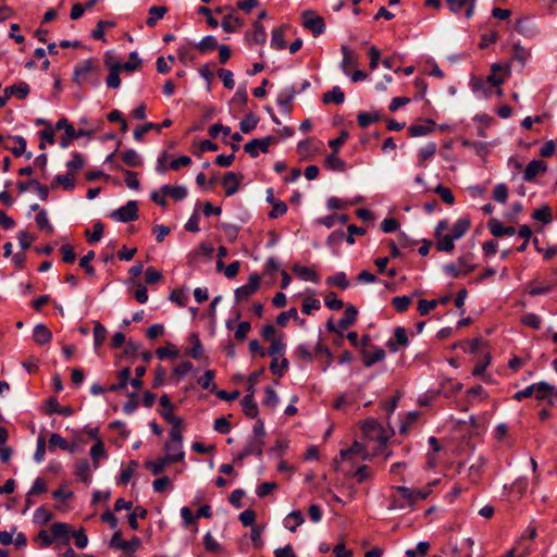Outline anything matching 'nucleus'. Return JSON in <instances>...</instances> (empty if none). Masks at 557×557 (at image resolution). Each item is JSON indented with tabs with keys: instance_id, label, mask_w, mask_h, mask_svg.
<instances>
[{
	"instance_id": "35",
	"label": "nucleus",
	"mask_w": 557,
	"mask_h": 557,
	"mask_svg": "<svg viewBox=\"0 0 557 557\" xmlns=\"http://www.w3.org/2000/svg\"><path fill=\"white\" fill-rule=\"evenodd\" d=\"M168 12V8L164 7V5H153L149 9V17L147 18L146 21V24L149 26V27H154L157 22L161 18H163V16L166 14Z\"/></svg>"
},
{
	"instance_id": "42",
	"label": "nucleus",
	"mask_w": 557,
	"mask_h": 557,
	"mask_svg": "<svg viewBox=\"0 0 557 557\" xmlns=\"http://www.w3.org/2000/svg\"><path fill=\"white\" fill-rule=\"evenodd\" d=\"M295 94L294 87L282 90L277 96V104L283 109H288L295 98Z\"/></svg>"
},
{
	"instance_id": "1",
	"label": "nucleus",
	"mask_w": 557,
	"mask_h": 557,
	"mask_svg": "<svg viewBox=\"0 0 557 557\" xmlns=\"http://www.w3.org/2000/svg\"><path fill=\"white\" fill-rule=\"evenodd\" d=\"M438 483V480H434L422 488H409L406 486H396L394 490L399 494V498H393L388 509H404L412 507L417 502L428 498L432 493V487Z\"/></svg>"
},
{
	"instance_id": "46",
	"label": "nucleus",
	"mask_w": 557,
	"mask_h": 557,
	"mask_svg": "<svg viewBox=\"0 0 557 557\" xmlns=\"http://www.w3.org/2000/svg\"><path fill=\"white\" fill-rule=\"evenodd\" d=\"M48 413H58L64 417H70L73 414V409L70 406L61 407L57 399L51 398L48 401Z\"/></svg>"
},
{
	"instance_id": "56",
	"label": "nucleus",
	"mask_w": 557,
	"mask_h": 557,
	"mask_svg": "<svg viewBox=\"0 0 557 557\" xmlns=\"http://www.w3.org/2000/svg\"><path fill=\"white\" fill-rule=\"evenodd\" d=\"M380 116L377 113L360 112L357 115V122L360 127L366 128L372 123L379 121Z\"/></svg>"
},
{
	"instance_id": "18",
	"label": "nucleus",
	"mask_w": 557,
	"mask_h": 557,
	"mask_svg": "<svg viewBox=\"0 0 557 557\" xmlns=\"http://www.w3.org/2000/svg\"><path fill=\"white\" fill-rule=\"evenodd\" d=\"M267 37L265 28L259 21L252 24L251 33L246 34V39L250 45H263L267 41Z\"/></svg>"
},
{
	"instance_id": "5",
	"label": "nucleus",
	"mask_w": 557,
	"mask_h": 557,
	"mask_svg": "<svg viewBox=\"0 0 557 557\" xmlns=\"http://www.w3.org/2000/svg\"><path fill=\"white\" fill-rule=\"evenodd\" d=\"M109 216L117 222H131L138 218V206L135 200H129L125 206L112 211Z\"/></svg>"
},
{
	"instance_id": "36",
	"label": "nucleus",
	"mask_w": 557,
	"mask_h": 557,
	"mask_svg": "<svg viewBox=\"0 0 557 557\" xmlns=\"http://www.w3.org/2000/svg\"><path fill=\"white\" fill-rule=\"evenodd\" d=\"M437 149L435 143H428L424 147L419 150L418 162L420 166L425 168V161L433 158Z\"/></svg>"
},
{
	"instance_id": "45",
	"label": "nucleus",
	"mask_w": 557,
	"mask_h": 557,
	"mask_svg": "<svg viewBox=\"0 0 557 557\" xmlns=\"http://www.w3.org/2000/svg\"><path fill=\"white\" fill-rule=\"evenodd\" d=\"M326 284L329 286L338 287L342 289H346L349 287V281L344 272H337L332 276L326 278Z\"/></svg>"
},
{
	"instance_id": "57",
	"label": "nucleus",
	"mask_w": 557,
	"mask_h": 557,
	"mask_svg": "<svg viewBox=\"0 0 557 557\" xmlns=\"http://www.w3.org/2000/svg\"><path fill=\"white\" fill-rule=\"evenodd\" d=\"M104 226L101 222H96L92 227V232L86 230L85 235L90 244L97 243L101 239L103 235Z\"/></svg>"
},
{
	"instance_id": "64",
	"label": "nucleus",
	"mask_w": 557,
	"mask_h": 557,
	"mask_svg": "<svg viewBox=\"0 0 557 557\" xmlns=\"http://www.w3.org/2000/svg\"><path fill=\"white\" fill-rule=\"evenodd\" d=\"M324 304L331 310H339L344 306L343 300L338 299L334 292H330L325 295Z\"/></svg>"
},
{
	"instance_id": "22",
	"label": "nucleus",
	"mask_w": 557,
	"mask_h": 557,
	"mask_svg": "<svg viewBox=\"0 0 557 557\" xmlns=\"http://www.w3.org/2000/svg\"><path fill=\"white\" fill-rule=\"evenodd\" d=\"M435 123L432 120H426L422 124H412L408 127V134L411 137H420L431 134L434 131Z\"/></svg>"
},
{
	"instance_id": "30",
	"label": "nucleus",
	"mask_w": 557,
	"mask_h": 557,
	"mask_svg": "<svg viewBox=\"0 0 557 557\" xmlns=\"http://www.w3.org/2000/svg\"><path fill=\"white\" fill-rule=\"evenodd\" d=\"M322 101L324 103L342 104L345 101V94L341 87L334 86L331 90L323 94Z\"/></svg>"
},
{
	"instance_id": "60",
	"label": "nucleus",
	"mask_w": 557,
	"mask_h": 557,
	"mask_svg": "<svg viewBox=\"0 0 557 557\" xmlns=\"http://www.w3.org/2000/svg\"><path fill=\"white\" fill-rule=\"evenodd\" d=\"M434 193L437 194L445 203L449 206L454 205L455 197L448 187L440 184L434 188Z\"/></svg>"
},
{
	"instance_id": "15",
	"label": "nucleus",
	"mask_w": 557,
	"mask_h": 557,
	"mask_svg": "<svg viewBox=\"0 0 557 557\" xmlns=\"http://www.w3.org/2000/svg\"><path fill=\"white\" fill-rule=\"evenodd\" d=\"M172 125V121L170 119L164 120L160 124L148 122L144 125H140L134 129V138L137 141H141L145 134L149 131H157L160 132L163 127H170Z\"/></svg>"
},
{
	"instance_id": "55",
	"label": "nucleus",
	"mask_w": 557,
	"mask_h": 557,
	"mask_svg": "<svg viewBox=\"0 0 557 557\" xmlns=\"http://www.w3.org/2000/svg\"><path fill=\"white\" fill-rule=\"evenodd\" d=\"M169 463H172V462L166 458V456H164V457H160V458L156 459L154 461L146 462V467L151 469V471L154 475H158L164 470V468Z\"/></svg>"
},
{
	"instance_id": "51",
	"label": "nucleus",
	"mask_w": 557,
	"mask_h": 557,
	"mask_svg": "<svg viewBox=\"0 0 557 557\" xmlns=\"http://www.w3.org/2000/svg\"><path fill=\"white\" fill-rule=\"evenodd\" d=\"M215 376V372L213 370H207L202 376L198 379V384L203 389H209L211 392L215 391V384L213 383Z\"/></svg>"
},
{
	"instance_id": "25",
	"label": "nucleus",
	"mask_w": 557,
	"mask_h": 557,
	"mask_svg": "<svg viewBox=\"0 0 557 557\" xmlns=\"http://www.w3.org/2000/svg\"><path fill=\"white\" fill-rule=\"evenodd\" d=\"M34 342L38 345H46L52 339V332L44 324H37L33 331Z\"/></svg>"
},
{
	"instance_id": "24",
	"label": "nucleus",
	"mask_w": 557,
	"mask_h": 557,
	"mask_svg": "<svg viewBox=\"0 0 557 557\" xmlns=\"http://www.w3.org/2000/svg\"><path fill=\"white\" fill-rule=\"evenodd\" d=\"M449 10L453 13H459L466 5V17H471L474 11V0H447Z\"/></svg>"
},
{
	"instance_id": "13",
	"label": "nucleus",
	"mask_w": 557,
	"mask_h": 557,
	"mask_svg": "<svg viewBox=\"0 0 557 557\" xmlns=\"http://www.w3.org/2000/svg\"><path fill=\"white\" fill-rule=\"evenodd\" d=\"M243 180L242 174L234 172H227L222 178V185L225 188V196L230 197L237 193L240 182Z\"/></svg>"
},
{
	"instance_id": "2",
	"label": "nucleus",
	"mask_w": 557,
	"mask_h": 557,
	"mask_svg": "<svg viewBox=\"0 0 557 557\" xmlns=\"http://www.w3.org/2000/svg\"><path fill=\"white\" fill-rule=\"evenodd\" d=\"M73 82L78 86H99L101 83V65L99 60L89 58L78 62L73 71Z\"/></svg>"
},
{
	"instance_id": "32",
	"label": "nucleus",
	"mask_w": 557,
	"mask_h": 557,
	"mask_svg": "<svg viewBox=\"0 0 557 557\" xmlns=\"http://www.w3.org/2000/svg\"><path fill=\"white\" fill-rule=\"evenodd\" d=\"M29 86L25 82H21L18 84L11 85L5 88V94L11 96H16L18 99H25L29 94Z\"/></svg>"
},
{
	"instance_id": "7",
	"label": "nucleus",
	"mask_w": 557,
	"mask_h": 557,
	"mask_svg": "<svg viewBox=\"0 0 557 557\" xmlns=\"http://www.w3.org/2000/svg\"><path fill=\"white\" fill-rule=\"evenodd\" d=\"M409 344L408 333L404 326H397L394 330V334L386 342V347L391 352H397L401 348L407 347Z\"/></svg>"
},
{
	"instance_id": "40",
	"label": "nucleus",
	"mask_w": 557,
	"mask_h": 557,
	"mask_svg": "<svg viewBox=\"0 0 557 557\" xmlns=\"http://www.w3.org/2000/svg\"><path fill=\"white\" fill-rule=\"evenodd\" d=\"M195 48L198 49L201 53L210 52L219 47L216 39L208 35L203 37L199 42L194 44Z\"/></svg>"
},
{
	"instance_id": "27",
	"label": "nucleus",
	"mask_w": 557,
	"mask_h": 557,
	"mask_svg": "<svg viewBox=\"0 0 557 557\" xmlns=\"http://www.w3.org/2000/svg\"><path fill=\"white\" fill-rule=\"evenodd\" d=\"M305 522L304 515L300 510L290 511L285 520L284 525L290 532H296L297 528L300 527Z\"/></svg>"
},
{
	"instance_id": "17",
	"label": "nucleus",
	"mask_w": 557,
	"mask_h": 557,
	"mask_svg": "<svg viewBox=\"0 0 557 557\" xmlns=\"http://www.w3.org/2000/svg\"><path fill=\"white\" fill-rule=\"evenodd\" d=\"M547 171V164L543 160H532L528 163L524 172L523 180L527 182L533 181L539 174Z\"/></svg>"
},
{
	"instance_id": "12",
	"label": "nucleus",
	"mask_w": 557,
	"mask_h": 557,
	"mask_svg": "<svg viewBox=\"0 0 557 557\" xmlns=\"http://www.w3.org/2000/svg\"><path fill=\"white\" fill-rule=\"evenodd\" d=\"M9 139L13 140L16 145L10 146L7 143H4L3 148L5 150L11 151L14 157H21L22 154H25V158L27 160H29L33 157L32 152H26L27 144H26V139L24 137L16 135V136L9 137Z\"/></svg>"
},
{
	"instance_id": "53",
	"label": "nucleus",
	"mask_w": 557,
	"mask_h": 557,
	"mask_svg": "<svg viewBox=\"0 0 557 557\" xmlns=\"http://www.w3.org/2000/svg\"><path fill=\"white\" fill-rule=\"evenodd\" d=\"M263 445H264L263 438L252 436L248 441L246 448L250 453V455H256V456L260 457L262 455Z\"/></svg>"
},
{
	"instance_id": "14",
	"label": "nucleus",
	"mask_w": 557,
	"mask_h": 557,
	"mask_svg": "<svg viewBox=\"0 0 557 557\" xmlns=\"http://www.w3.org/2000/svg\"><path fill=\"white\" fill-rule=\"evenodd\" d=\"M509 75V69L507 65L503 66L500 64L492 65V73L487 76L486 81L490 86L499 87Z\"/></svg>"
},
{
	"instance_id": "8",
	"label": "nucleus",
	"mask_w": 557,
	"mask_h": 557,
	"mask_svg": "<svg viewBox=\"0 0 557 557\" xmlns=\"http://www.w3.org/2000/svg\"><path fill=\"white\" fill-rule=\"evenodd\" d=\"M259 285L260 277L257 274H251L248 282L235 290V300L240 302L249 299V297L258 290Z\"/></svg>"
},
{
	"instance_id": "39",
	"label": "nucleus",
	"mask_w": 557,
	"mask_h": 557,
	"mask_svg": "<svg viewBox=\"0 0 557 557\" xmlns=\"http://www.w3.org/2000/svg\"><path fill=\"white\" fill-rule=\"evenodd\" d=\"M162 190L176 201L183 200L188 194L185 186L163 185Z\"/></svg>"
},
{
	"instance_id": "41",
	"label": "nucleus",
	"mask_w": 557,
	"mask_h": 557,
	"mask_svg": "<svg viewBox=\"0 0 557 557\" xmlns=\"http://www.w3.org/2000/svg\"><path fill=\"white\" fill-rule=\"evenodd\" d=\"M436 239V249L438 251L451 252L455 248V239L449 235H441L440 237H435Z\"/></svg>"
},
{
	"instance_id": "50",
	"label": "nucleus",
	"mask_w": 557,
	"mask_h": 557,
	"mask_svg": "<svg viewBox=\"0 0 557 557\" xmlns=\"http://www.w3.org/2000/svg\"><path fill=\"white\" fill-rule=\"evenodd\" d=\"M107 338V329L100 323L96 322L94 326V346L98 349Z\"/></svg>"
},
{
	"instance_id": "20",
	"label": "nucleus",
	"mask_w": 557,
	"mask_h": 557,
	"mask_svg": "<svg viewBox=\"0 0 557 557\" xmlns=\"http://www.w3.org/2000/svg\"><path fill=\"white\" fill-rule=\"evenodd\" d=\"M106 64L109 67V75L107 76L106 83L109 88L116 89L121 85L120 71L122 66L120 63L116 65H111L109 59H106Z\"/></svg>"
},
{
	"instance_id": "37",
	"label": "nucleus",
	"mask_w": 557,
	"mask_h": 557,
	"mask_svg": "<svg viewBox=\"0 0 557 557\" xmlns=\"http://www.w3.org/2000/svg\"><path fill=\"white\" fill-rule=\"evenodd\" d=\"M284 32H285V26L277 27L272 30V36H271V47L272 48H274L276 50H283L286 48V42L284 39Z\"/></svg>"
},
{
	"instance_id": "43",
	"label": "nucleus",
	"mask_w": 557,
	"mask_h": 557,
	"mask_svg": "<svg viewBox=\"0 0 557 557\" xmlns=\"http://www.w3.org/2000/svg\"><path fill=\"white\" fill-rule=\"evenodd\" d=\"M173 411H174V406H171L168 408H162L160 410V414L166 422H169L172 425V428L183 429L182 419L180 417L174 416Z\"/></svg>"
},
{
	"instance_id": "3",
	"label": "nucleus",
	"mask_w": 557,
	"mask_h": 557,
	"mask_svg": "<svg viewBox=\"0 0 557 557\" xmlns=\"http://www.w3.org/2000/svg\"><path fill=\"white\" fill-rule=\"evenodd\" d=\"M183 429L171 428L169 440L164 444L166 458L173 463L184 459Z\"/></svg>"
},
{
	"instance_id": "21",
	"label": "nucleus",
	"mask_w": 557,
	"mask_h": 557,
	"mask_svg": "<svg viewBox=\"0 0 557 557\" xmlns=\"http://www.w3.org/2000/svg\"><path fill=\"white\" fill-rule=\"evenodd\" d=\"M341 51L343 53V60L341 62V69L345 74H349V67L356 66L358 63V57L354 51L347 47L342 46Z\"/></svg>"
},
{
	"instance_id": "11",
	"label": "nucleus",
	"mask_w": 557,
	"mask_h": 557,
	"mask_svg": "<svg viewBox=\"0 0 557 557\" xmlns=\"http://www.w3.org/2000/svg\"><path fill=\"white\" fill-rule=\"evenodd\" d=\"M55 129H64V135L60 138V146L67 148L71 141L76 138V131L65 117L60 119L55 124Z\"/></svg>"
},
{
	"instance_id": "34",
	"label": "nucleus",
	"mask_w": 557,
	"mask_h": 557,
	"mask_svg": "<svg viewBox=\"0 0 557 557\" xmlns=\"http://www.w3.org/2000/svg\"><path fill=\"white\" fill-rule=\"evenodd\" d=\"M129 376H131V369L129 368H123L122 370H120L119 373H117V379H119L117 383L110 385L109 386V391L110 392H117V391L125 389L127 384H128Z\"/></svg>"
},
{
	"instance_id": "28",
	"label": "nucleus",
	"mask_w": 557,
	"mask_h": 557,
	"mask_svg": "<svg viewBox=\"0 0 557 557\" xmlns=\"http://www.w3.org/2000/svg\"><path fill=\"white\" fill-rule=\"evenodd\" d=\"M292 271L297 274L301 280L309 281L313 283L319 282V275L314 270L309 267H304L300 264H294Z\"/></svg>"
},
{
	"instance_id": "4",
	"label": "nucleus",
	"mask_w": 557,
	"mask_h": 557,
	"mask_svg": "<svg viewBox=\"0 0 557 557\" xmlns=\"http://www.w3.org/2000/svg\"><path fill=\"white\" fill-rule=\"evenodd\" d=\"M302 26L310 30L314 37L322 35L325 32V23L323 17L317 15L312 10H306L301 14Z\"/></svg>"
},
{
	"instance_id": "31",
	"label": "nucleus",
	"mask_w": 557,
	"mask_h": 557,
	"mask_svg": "<svg viewBox=\"0 0 557 557\" xmlns=\"http://www.w3.org/2000/svg\"><path fill=\"white\" fill-rule=\"evenodd\" d=\"M75 475L85 483L91 479L89 462L86 459H81L75 465Z\"/></svg>"
},
{
	"instance_id": "19",
	"label": "nucleus",
	"mask_w": 557,
	"mask_h": 557,
	"mask_svg": "<svg viewBox=\"0 0 557 557\" xmlns=\"http://www.w3.org/2000/svg\"><path fill=\"white\" fill-rule=\"evenodd\" d=\"M487 227L491 234L495 237L512 236L516 234V228L513 226H504L503 223L495 218L487 222Z\"/></svg>"
},
{
	"instance_id": "6",
	"label": "nucleus",
	"mask_w": 557,
	"mask_h": 557,
	"mask_svg": "<svg viewBox=\"0 0 557 557\" xmlns=\"http://www.w3.org/2000/svg\"><path fill=\"white\" fill-rule=\"evenodd\" d=\"M275 137L272 136L255 138L244 146V150L250 154V157L256 158L259 156V152H268L270 145L275 143Z\"/></svg>"
},
{
	"instance_id": "29",
	"label": "nucleus",
	"mask_w": 557,
	"mask_h": 557,
	"mask_svg": "<svg viewBox=\"0 0 557 557\" xmlns=\"http://www.w3.org/2000/svg\"><path fill=\"white\" fill-rule=\"evenodd\" d=\"M240 405H242L243 412L247 417H249L251 419L257 418L259 410H258V406L255 401L253 395L247 394L246 396H244V398L240 401Z\"/></svg>"
},
{
	"instance_id": "59",
	"label": "nucleus",
	"mask_w": 557,
	"mask_h": 557,
	"mask_svg": "<svg viewBox=\"0 0 557 557\" xmlns=\"http://www.w3.org/2000/svg\"><path fill=\"white\" fill-rule=\"evenodd\" d=\"M170 300L178 305L180 307H185L188 301V295L185 288H176L172 290L170 295Z\"/></svg>"
},
{
	"instance_id": "52",
	"label": "nucleus",
	"mask_w": 557,
	"mask_h": 557,
	"mask_svg": "<svg viewBox=\"0 0 557 557\" xmlns=\"http://www.w3.org/2000/svg\"><path fill=\"white\" fill-rule=\"evenodd\" d=\"M148 515L147 509H145L141 506H137L134 508L133 512L128 515V524L132 530H137L139 528V524L136 520V517H139L140 519H145Z\"/></svg>"
},
{
	"instance_id": "62",
	"label": "nucleus",
	"mask_w": 557,
	"mask_h": 557,
	"mask_svg": "<svg viewBox=\"0 0 557 557\" xmlns=\"http://www.w3.org/2000/svg\"><path fill=\"white\" fill-rule=\"evenodd\" d=\"M288 366L289 362L286 358H283L280 364L277 362V359L273 358V360L270 363V370L274 375H278L281 377L288 369Z\"/></svg>"
},
{
	"instance_id": "44",
	"label": "nucleus",
	"mask_w": 557,
	"mask_h": 557,
	"mask_svg": "<svg viewBox=\"0 0 557 557\" xmlns=\"http://www.w3.org/2000/svg\"><path fill=\"white\" fill-rule=\"evenodd\" d=\"M55 448H60L62 450H69L73 453V448L69 445L65 438H63L60 434L53 433L49 438V449L54 450Z\"/></svg>"
},
{
	"instance_id": "10",
	"label": "nucleus",
	"mask_w": 557,
	"mask_h": 557,
	"mask_svg": "<svg viewBox=\"0 0 557 557\" xmlns=\"http://www.w3.org/2000/svg\"><path fill=\"white\" fill-rule=\"evenodd\" d=\"M362 433L369 438H377L382 444L386 442V438L382 435L381 424L373 418L364 420L361 424Z\"/></svg>"
},
{
	"instance_id": "23",
	"label": "nucleus",
	"mask_w": 557,
	"mask_h": 557,
	"mask_svg": "<svg viewBox=\"0 0 557 557\" xmlns=\"http://www.w3.org/2000/svg\"><path fill=\"white\" fill-rule=\"evenodd\" d=\"M358 315V310L352 305H347L343 318L338 321V329L343 332L354 325Z\"/></svg>"
},
{
	"instance_id": "9",
	"label": "nucleus",
	"mask_w": 557,
	"mask_h": 557,
	"mask_svg": "<svg viewBox=\"0 0 557 557\" xmlns=\"http://www.w3.org/2000/svg\"><path fill=\"white\" fill-rule=\"evenodd\" d=\"M110 545L125 553H132L140 546V540L134 536L132 540L125 541L122 539L121 532L116 531L111 537Z\"/></svg>"
},
{
	"instance_id": "58",
	"label": "nucleus",
	"mask_w": 557,
	"mask_h": 557,
	"mask_svg": "<svg viewBox=\"0 0 557 557\" xmlns=\"http://www.w3.org/2000/svg\"><path fill=\"white\" fill-rule=\"evenodd\" d=\"M104 456H106L104 445H103L102 441L98 438L97 442L95 443V445L90 448V457L92 459L95 468L98 467L99 458L104 457Z\"/></svg>"
},
{
	"instance_id": "49",
	"label": "nucleus",
	"mask_w": 557,
	"mask_h": 557,
	"mask_svg": "<svg viewBox=\"0 0 557 557\" xmlns=\"http://www.w3.org/2000/svg\"><path fill=\"white\" fill-rule=\"evenodd\" d=\"M193 48H195V46L191 42L180 46L177 49V55L181 62L186 63L187 61L193 62L196 60V57L193 53Z\"/></svg>"
},
{
	"instance_id": "33",
	"label": "nucleus",
	"mask_w": 557,
	"mask_h": 557,
	"mask_svg": "<svg viewBox=\"0 0 557 557\" xmlns=\"http://www.w3.org/2000/svg\"><path fill=\"white\" fill-rule=\"evenodd\" d=\"M385 358V351L383 348H375L373 351L363 352V364L368 368L372 367L379 361Z\"/></svg>"
},
{
	"instance_id": "48",
	"label": "nucleus",
	"mask_w": 557,
	"mask_h": 557,
	"mask_svg": "<svg viewBox=\"0 0 557 557\" xmlns=\"http://www.w3.org/2000/svg\"><path fill=\"white\" fill-rule=\"evenodd\" d=\"M535 386L534 395L536 399H544L554 393V386L546 383V382H540L537 384H533Z\"/></svg>"
},
{
	"instance_id": "47",
	"label": "nucleus",
	"mask_w": 557,
	"mask_h": 557,
	"mask_svg": "<svg viewBox=\"0 0 557 557\" xmlns=\"http://www.w3.org/2000/svg\"><path fill=\"white\" fill-rule=\"evenodd\" d=\"M258 122H259V119L257 117V115L253 114L252 112H250L245 116L244 120L240 121V123H239L240 131L245 134H248L257 127Z\"/></svg>"
},
{
	"instance_id": "38",
	"label": "nucleus",
	"mask_w": 557,
	"mask_h": 557,
	"mask_svg": "<svg viewBox=\"0 0 557 557\" xmlns=\"http://www.w3.org/2000/svg\"><path fill=\"white\" fill-rule=\"evenodd\" d=\"M122 160L124 163L132 168H137L143 164L141 157L139 153L134 149H127L121 154Z\"/></svg>"
},
{
	"instance_id": "61",
	"label": "nucleus",
	"mask_w": 557,
	"mask_h": 557,
	"mask_svg": "<svg viewBox=\"0 0 557 557\" xmlns=\"http://www.w3.org/2000/svg\"><path fill=\"white\" fill-rule=\"evenodd\" d=\"M488 82L486 79L473 77L471 79V88L475 94H482L483 96L488 95Z\"/></svg>"
},
{
	"instance_id": "26",
	"label": "nucleus",
	"mask_w": 557,
	"mask_h": 557,
	"mask_svg": "<svg viewBox=\"0 0 557 557\" xmlns=\"http://www.w3.org/2000/svg\"><path fill=\"white\" fill-rule=\"evenodd\" d=\"M471 225V221L469 218H460L458 219L451 228V233L449 234L455 240L460 239L466 235Z\"/></svg>"
},
{
	"instance_id": "54",
	"label": "nucleus",
	"mask_w": 557,
	"mask_h": 557,
	"mask_svg": "<svg viewBox=\"0 0 557 557\" xmlns=\"http://www.w3.org/2000/svg\"><path fill=\"white\" fill-rule=\"evenodd\" d=\"M203 545L207 552L220 554L222 552V546L220 543L212 536L210 532H207L203 536Z\"/></svg>"
},
{
	"instance_id": "16",
	"label": "nucleus",
	"mask_w": 557,
	"mask_h": 557,
	"mask_svg": "<svg viewBox=\"0 0 557 557\" xmlns=\"http://www.w3.org/2000/svg\"><path fill=\"white\" fill-rule=\"evenodd\" d=\"M221 26L226 33H234L244 26V21L234 14V9L230 8V12L224 14Z\"/></svg>"
},
{
	"instance_id": "63",
	"label": "nucleus",
	"mask_w": 557,
	"mask_h": 557,
	"mask_svg": "<svg viewBox=\"0 0 557 557\" xmlns=\"http://www.w3.org/2000/svg\"><path fill=\"white\" fill-rule=\"evenodd\" d=\"M278 404V396L273 387L267 386L264 388L263 405L269 408H274Z\"/></svg>"
}]
</instances>
